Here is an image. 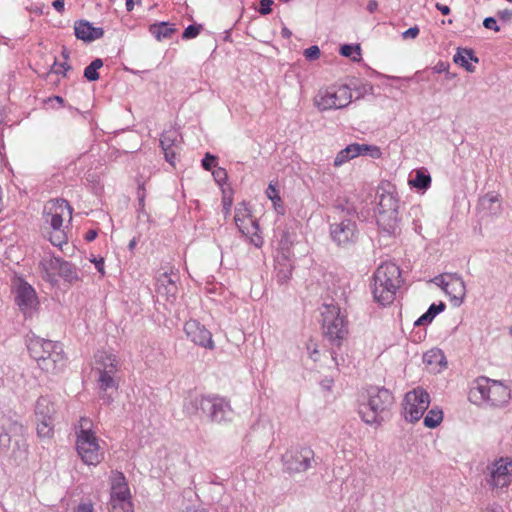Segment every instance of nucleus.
Here are the masks:
<instances>
[{
  "instance_id": "1",
  "label": "nucleus",
  "mask_w": 512,
  "mask_h": 512,
  "mask_svg": "<svg viewBox=\"0 0 512 512\" xmlns=\"http://www.w3.org/2000/svg\"><path fill=\"white\" fill-rule=\"evenodd\" d=\"M183 411L190 416L202 411L210 422L216 424L229 423L234 417L230 402L218 395L204 396L190 393L184 399Z\"/></svg>"
},
{
  "instance_id": "2",
  "label": "nucleus",
  "mask_w": 512,
  "mask_h": 512,
  "mask_svg": "<svg viewBox=\"0 0 512 512\" xmlns=\"http://www.w3.org/2000/svg\"><path fill=\"white\" fill-rule=\"evenodd\" d=\"M373 279L374 299L381 305L392 303L402 283L400 267L395 263L385 262L375 270Z\"/></svg>"
},
{
  "instance_id": "3",
  "label": "nucleus",
  "mask_w": 512,
  "mask_h": 512,
  "mask_svg": "<svg viewBox=\"0 0 512 512\" xmlns=\"http://www.w3.org/2000/svg\"><path fill=\"white\" fill-rule=\"evenodd\" d=\"M368 401L359 413L367 424L381 425L388 417L394 404V396L384 387L371 386L367 390Z\"/></svg>"
},
{
  "instance_id": "4",
  "label": "nucleus",
  "mask_w": 512,
  "mask_h": 512,
  "mask_svg": "<svg viewBox=\"0 0 512 512\" xmlns=\"http://www.w3.org/2000/svg\"><path fill=\"white\" fill-rule=\"evenodd\" d=\"M376 199V220L379 228L389 235L394 234L400 223L399 199L394 192L386 191L382 187L377 189Z\"/></svg>"
},
{
  "instance_id": "5",
  "label": "nucleus",
  "mask_w": 512,
  "mask_h": 512,
  "mask_svg": "<svg viewBox=\"0 0 512 512\" xmlns=\"http://www.w3.org/2000/svg\"><path fill=\"white\" fill-rule=\"evenodd\" d=\"M321 315L325 337L332 345L340 347L348 334L347 322L340 307L333 303L324 304Z\"/></svg>"
},
{
  "instance_id": "6",
  "label": "nucleus",
  "mask_w": 512,
  "mask_h": 512,
  "mask_svg": "<svg viewBox=\"0 0 512 512\" xmlns=\"http://www.w3.org/2000/svg\"><path fill=\"white\" fill-rule=\"evenodd\" d=\"M475 384V387L471 390V395L474 396L478 392L480 399L488 402L493 407H503L511 398L509 387L502 381L480 376L476 379Z\"/></svg>"
},
{
  "instance_id": "7",
  "label": "nucleus",
  "mask_w": 512,
  "mask_h": 512,
  "mask_svg": "<svg viewBox=\"0 0 512 512\" xmlns=\"http://www.w3.org/2000/svg\"><path fill=\"white\" fill-rule=\"evenodd\" d=\"M333 218L334 222L329 226L332 241L338 247L342 248L353 246L359 238L356 219L352 217H340V219H336V216Z\"/></svg>"
},
{
  "instance_id": "8",
  "label": "nucleus",
  "mask_w": 512,
  "mask_h": 512,
  "mask_svg": "<svg viewBox=\"0 0 512 512\" xmlns=\"http://www.w3.org/2000/svg\"><path fill=\"white\" fill-rule=\"evenodd\" d=\"M76 449L82 461L88 465H97L104 458L98 438L90 429H80L77 434Z\"/></svg>"
},
{
  "instance_id": "9",
  "label": "nucleus",
  "mask_w": 512,
  "mask_h": 512,
  "mask_svg": "<svg viewBox=\"0 0 512 512\" xmlns=\"http://www.w3.org/2000/svg\"><path fill=\"white\" fill-rule=\"evenodd\" d=\"M483 473L485 482L491 489L506 488L512 481V460L501 457L487 465Z\"/></svg>"
},
{
  "instance_id": "10",
  "label": "nucleus",
  "mask_w": 512,
  "mask_h": 512,
  "mask_svg": "<svg viewBox=\"0 0 512 512\" xmlns=\"http://www.w3.org/2000/svg\"><path fill=\"white\" fill-rule=\"evenodd\" d=\"M55 404L49 396H40L35 404L37 419V435L41 438H50L53 434Z\"/></svg>"
},
{
  "instance_id": "11",
  "label": "nucleus",
  "mask_w": 512,
  "mask_h": 512,
  "mask_svg": "<svg viewBox=\"0 0 512 512\" xmlns=\"http://www.w3.org/2000/svg\"><path fill=\"white\" fill-rule=\"evenodd\" d=\"M403 405L405 420L411 423L417 422L430 405V395L420 387L415 388L406 393Z\"/></svg>"
},
{
  "instance_id": "12",
  "label": "nucleus",
  "mask_w": 512,
  "mask_h": 512,
  "mask_svg": "<svg viewBox=\"0 0 512 512\" xmlns=\"http://www.w3.org/2000/svg\"><path fill=\"white\" fill-rule=\"evenodd\" d=\"M314 451L308 446L293 447L282 456L284 468L289 473L305 472L315 462Z\"/></svg>"
},
{
  "instance_id": "13",
  "label": "nucleus",
  "mask_w": 512,
  "mask_h": 512,
  "mask_svg": "<svg viewBox=\"0 0 512 512\" xmlns=\"http://www.w3.org/2000/svg\"><path fill=\"white\" fill-rule=\"evenodd\" d=\"M352 99L351 86L342 85L336 90L320 91L315 99L319 110L341 109L346 107Z\"/></svg>"
},
{
  "instance_id": "14",
  "label": "nucleus",
  "mask_w": 512,
  "mask_h": 512,
  "mask_svg": "<svg viewBox=\"0 0 512 512\" xmlns=\"http://www.w3.org/2000/svg\"><path fill=\"white\" fill-rule=\"evenodd\" d=\"M66 365L63 345L60 342L48 340L43 349V358L39 368L50 374L60 373Z\"/></svg>"
},
{
  "instance_id": "15",
  "label": "nucleus",
  "mask_w": 512,
  "mask_h": 512,
  "mask_svg": "<svg viewBox=\"0 0 512 512\" xmlns=\"http://www.w3.org/2000/svg\"><path fill=\"white\" fill-rule=\"evenodd\" d=\"M14 301L23 314L30 313L39 304L35 289L24 279L13 282Z\"/></svg>"
},
{
  "instance_id": "16",
  "label": "nucleus",
  "mask_w": 512,
  "mask_h": 512,
  "mask_svg": "<svg viewBox=\"0 0 512 512\" xmlns=\"http://www.w3.org/2000/svg\"><path fill=\"white\" fill-rule=\"evenodd\" d=\"M184 331L194 344L210 350L215 348L211 332L198 320L190 319L186 321Z\"/></svg>"
},
{
  "instance_id": "17",
  "label": "nucleus",
  "mask_w": 512,
  "mask_h": 512,
  "mask_svg": "<svg viewBox=\"0 0 512 512\" xmlns=\"http://www.w3.org/2000/svg\"><path fill=\"white\" fill-rule=\"evenodd\" d=\"M180 135L176 130L170 129L164 131L160 136V147L163 151L165 160L175 167L176 160L181 149Z\"/></svg>"
},
{
  "instance_id": "18",
  "label": "nucleus",
  "mask_w": 512,
  "mask_h": 512,
  "mask_svg": "<svg viewBox=\"0 0 512 512\" xmlns=\"http://www.w3.org/2000/svg\"><path fill=\"white\" fill-rule=\"evenodd\" d=\"M20 437H26L24 425L15 419L7 418L2 425V432L0 433L1 451L7 453L11 447L12 439Z\"/></svg>"
},
{
  "instance_id": "19",
  "label": "nucleus",
  "mask_w": 512,
  "mask_h": 512,
  "mask_svg": "<svg viewBox=\"0 0 512 512\" xmlns=\"http://www.w3.org/2000/svg\"><path fill=\"white\" fill-rule=\"evenodd\" d=\"M441 287L459 305L466 295L465 282L458 274L441 276Z\"/></svg>"
},
{
  "instance_id": "20",
  "label": "nucleus",
  "mask_w": 512,
  "mask_h": 512,
  "mask_svg": "<svg viewBox=\"0 0 512 512\" xmlns=\"http://www.w3.org/2000/svg\"><path fill=\"white\" fill-rule=\"evenodd\" d=\"M235 224L238 230L246 237L249 238V242L255 247L260 248L263 244L262 237L258 234L259 225L257 220L251 217L240 218L238 214L235 215Z\"/></svg>"
},
{
  "instance_id": "21",
  "label": "nucleus",
  "mask_w": 512,
  "mask_h": 512,
  "mask_svg": "<svg viewBox=\"0 0 512 512\" xmlns=\"http://www.w3.org/2000/svg\"><path fill=\"white\" fill-rule=\"evenodd\" d=\"M99 398L105 405L113 403L118 390V381L115 376L107 372H99L98 377Z\"/></svg>"
},
{
  "instance_id": "22",
  "label": "nucleus",
  "mask_w": 512,
  "mask_h": 512,
  "mask_svg": "<svg viewBox=\"0 0 512 512\" xmlns=\"http://www.w3.org/2000/svg\"><path fill=\"white\" fill-rule=\"evenodd\" d=\"M74 33L77 39L92 42L101 38L104 30L100 27H93L89 21L78 20L74 24Z\"/></svg>"
},
{
  "instance_id": "23",
  "label": "nucleus",
  "mask_w": 512,
  "mask_h": 512,
  "mask_svg": "<svg viewBox=\"0 0 512 512\" xmlns=\"http://www.w3.org/2000/svg\"><path fill=\"white\" fill-rule=\"evenodd\" d=\"M50 268L56 270L58 275L66 282L74 283L79 280L77 267L62 258L54 257L50 260Z\"/></svg>"
},
{
  "instance_id": "24",
  "label": "nucleus",
  "mask_w": 512,
  "mask_h": 512,
  "mask_svg": "<svg viewBox=\"0 0 512 512\" xmlns=\"http://www.w3.org/2000/svg\"><path fill=\"white\" fill-rule=\"evenodd\" d=\"M293 259L292 256L286 254H277L275 258V272L276 280L279 284H285L291 278L293 271Z\"/></svg>"
},
{
  "instance_id": "25",
  "label": "nucleus",
  "mask_w": 512,
  "mask_h": 512,
  "mask_svg": "<svg viewBox=\"0 0 512 512\" xmlns=\"http://www.w3.org/2000/svg\"><path fill=\"white\" fill-rule=\"evenodd\" d=\"M110 500L131 501L130 490L122 472H117L112 476Z\"/></svg>"
},
{
  "instance_id": "26",
  "label": "nucleus",
  "mask_w": 512,
  "mask_h": 512,
  "mask_svg": "<svg viewBox=\"0 0 512 512\" xmlns=\"http://www.w3.org/2000/svg\"><path fill=\"white\" fill-rule=\"evenodd\" d=\"M453 61L455 64L463 67L467 72L473 73L476 68L469 61L478 63L479 58L475 55L473 49L458 47L453 56Z\"/></svg>"
},
{
  "instance_id": "27",
  "label": "nucleus",
  "mask_w": 512,
  "mask_h": 512,
  "mask_svg": "<svg viewBox=\"0 0 512 512\" xmlns=\"http://www.w3.org/2000/svg\"><path fill=\"white\" fill-rule=\"evenodd\" d=\"M8 451H11L10 458L16 465H19L23 460L27 458L28 444L26 437L12 439L11 447Z\"/></svg>"
},
{
  "instance_id": "28",
  "label": "nucleus",
  "mask_w": 512,
  "mask_h": 512,
  "mask_svg": "<svg viewBox=\"0 0 512 512\" xmlns=\"http://www.w3.org/2000/svg\"><path fill=\"white\" fill-rule=\"evenodd\" d=\"M56 203V211L51 215L50 225L53 230H61L63 224L62 214L64 210H67L69 216L71 217L73 209L69 202L65 199H57Z\"/></svg>"
},
{
  "instance_id": "29",
  "label": "nucleus",
  "mask_w": 512,
  "mask_h": 512,
  "mask_svg": "<svg viewBox=\"0 0 512 512\" xmlns=\"http://www.w3.org/2000/svg\"><path fill=\"white\" fill-rule=\"evenodd\" d=\"M47 339H43L39 336L32 335L27 338V349L29 351L30 356L37 362L42 361L43 358V349Z\"/></svg>"
},
{
  "instance_id": "30",
  "label": "nucleus",
  "mask_w": 512,
  "mask_h": 512,
  "mask_svg": "<svg viewBox=\"0 0 512 512\" xmlns=\"http://www.w3.org/2000/svg\"><path fill=\"white\" fill-rule=\"evenodd\" d=\"M360 147L359 143H352L346 146L344 149L340 150L333 162L335 167H340L344 163L348 162L351 159H354L360 156Z\"/></svg>"
},
{
  "instance_id": "31",
  "label": "nucleus",
  "mask_w": 512,
  "mask_h": 512,
  "mask_svg": "<svg viewBox=\"0 0 512 512\" xmlns=\"http://www.w3.org/2000/svg\"><path fill=\"white\" fill-rule=\"evenodd\" d=\"M149 32L158 40L169 39L176 32V28L168 22L154 23L149 26Z\"/></svg>"
},
{
  "instance_id": "32",
  "label": "nucleus",
  "mask_w": 512,
  "mask_h": 512,
  "mask_svg": "<svg viewBox=\"0 0 512 512\" xmlns=\"http://www.w3.org/2000/svg\"><path fill=\"white\" fill-rule=\"evenodd\" d=\"M431 176L425 169L416 170L415 176L409 179V184L418 189L425 191L431 186Z\"/></svg>"
},
{
  "instance_id": "33",
  "label": "nucleus",
  "mask_w": 512,
  "mask_h": 512,
  "mask_svg": "<svg viewBox=\"0 0 512 512\" xmlns=\"http://www.w3.org/2000/svg\"><path fill=\"white\" fill-rule=\"evenodd\" d=\"M71 68L67 62L58 64L56 59L51 69L44 75V79L51 84H56L59 81V75L66 76V72Z\"/></svg>"
},
{
  "instance_id": "34",
  "label": "nucleus",
  "mask_w": 512,
  "mask_h": 512,
  "mask_svg": "<svg viewBox=\"0 0 512 512\" xmlns=\"http://www.w3.org/2000/svg\"><path fill=\"white\" fill-rule=\"evenodd\" d=\"M294 243V235L287 230H281L280 239L278 242V254H286L287 256H293L291 247Z\"/></svg>"
},
{
  "instance_id": "35",
  "label": "nucleus",
  "mask_w": 512,
  "mask_h": 512,
  "mask_svg": "<svg viewBox=\"0 0 512 512\" xmlns=\"http://www.w3.org/2000/svg\"><path fill=\"white\" fill-rule=\"evenodd\" d=\"M334 212L338 217L336 219H340V217H352L354 219L358 218V213L353 204H350L347 200L344 202H339L333 207Z\"/></svg>"
},
{
  "instance_id": "36",
  "label": "nucleus",
  "mask_w": 512,
  "mask_h": 512,
  "mask_svg": "<svg viewBox=\"0 0 512 512\" xmlns=\"http://www.w3.org/2000/svg\"><path fill=\"white\" fill-rule=\"evenodd\" d=\"M267 197L272 201L275 211L278 214L283 215L285 213V207L283 205L282 199L279 195V191L276 186L270 183L266 189Z\"/></svg>"
},
{
  "instance_id": "37",
  "label": "nucleus",
  "mask_w": 512,
  "mask_h": 512,
  "mask_svg": "<svg viewBox=\"0 0 512 512\" xmlns=\"http://www.w3.org/2000/svg\"><path fill=\"white\" fill-rule=\"evenodd\" d=\"M347 86H351L352 91L356 93V99L363 98L365 95L373 93V85L369 82L353 80Z\"/></svg>"
},
{
  "instance_id": "38",
  "label": "nucleus",
  "mask_w": 512,
  "mask_h": 512,
  "mask_svg": "<svg viewBox=\"0 0 512 512\" xmlns=\"http://www.w3.org/2000/svg\"><path fill=\"white\" fill-rule=\"evenodd\" d=\"M103 66V60L100 58L94 59L85 69H84V77L92 82L97 81L100 77L98 73V69Z\"/></svg>"
},
{
  "instance_id": "39",
  "label": "nucleus",
  "mask_w": 512,
  "mask_h": 512,
  "mask_svg": "<svg viewBox=\"0 0 512 512\" xmlns=\"http://www.w3.org/2000/svg\"><path fill=\"white\" fill-rule=\"evenodd\" d=\"M443 419V412L438 408H432L424 417V425L428 428H436Z\"/></svg>"
},
{
  "instance_id": "40",
  "label": "nucleus",
  "mask_w": 512,
  "mask_h": 512,
  "mask_svg": "<svg viewBox=\"0 0 512 512\" xmlns=\"http://www.w3.org/2000/svg\"><path fill=\"white\" fill-rule=\"evenodd\" d=\"M340 54L351 57L353 61H360L361 47L359 44H343L340 46Z\"/></svg>"
},
{
  "instance_id": "41",
  "label": "nucleus",
  "mask_w": 512,
  "mask_h": 512,
  "mask_svg": "<svg viewBox=\"0 0 512 512\" xmlns=\"http://www.w3.org/2000/svg\"><path fill=\"white\" fill-rule=\"evenodd\" d=\"M99 372H107V374L115 376L118 371V361L115 356L107 355L103 361L102 368L98 369Z\"/></svg>"
},
{
  "instance_id": "42",
  "label": "nucleus",
  "mask_w": 512,
  "mask_h": 512,
  "mask_svg": "<svg viewBox=\"0 0 512 512\" xmlns=\"http://www.w3.org/2000/svg\"><path fill=\"white\" fill-rule=\"evenodd\" d=\"M423 360L429 365L442 364L445 361V356L440 349H432L424 354Z\"/></svg>"
},
{
  "instance_id": "43",
  "label": "nucleus",
  "mask_w": 512,
  "mask_h": 512,
  "mask_svg": "<svg viewBox=\"0 0 512 512\" xmlns=\"http://www.w3.org/2000/svg\"><path fill=\"white\" fill-rule=\"evenodd\" d=\"M157 290L159 294L166 296L167 301L173 302L176 299L178 287L177 284H158Z\"/></svg>"
},
{
  "instance_id": "44",
  "label": "nucleus",
  "mask_w": 512,
  "mask_h": 512,
  "mask_svg": "<svg viewBox=\"0 0 512 512\" xmlns=\"http://www.w3.org/2000/svg\"><path fill=\"white\" fill-rule=\"evenodd\" d=\"M359 147L360 155L369 156L373 159H378L382 155L381 149L376 145L359 144Z\"/></svg>"
},
{
  "instance_id": "45",
  "label": "nucleus",
  "mask_w": 512,
  "mask_h": 512,
  "mask_svg": "<svg viewBox=\"0 0 512 512\" xmlns=\"http://www.w3.org/2000/svg\"><path fill=\"white\" fill-rule=\"evenodd\" d=\"M111 512H133L131 501L110 500Z\"/></svg>"
},
{
  "instance_id": "46",
  "label": "nucleus",
  "mask_w": 512,
  "mask_h": 512,
  "mask_svg": "<svg viewBox=\"0 0 512 512\" xmlns=\"http://www.w3.org/2000/svg\"><path fill=\"white\" fill-rule=\"evenodd\" d=\"M202 30V25L200 24H191L185 28L182 33V38L185 40L193 39L197 37Z\"/></svg>"
},
{
  "instance_id": "47",
  "label": "nucleus",
  "mask_w": 512,
  "mask_h": 512,
  "mask_svg": "<svg viewBox=\"0 0 512 512\" xmlns=\"http://www.w3.org/2000/svg\"><path fill=\"white\" fill-rule=\"evenodd\" d=\"M303 55L306 58V60L314 61L320 57L321 52L317 45H312L304 50Z\"/></svg>"
},
{
  "instance_id": "48",
  "label": "nucleus",
  "mask_w": 512,
  "mask_h": 512,
  "mask_svg": "<svg viewBox=\"0 0 512 512\" xmlns=\"http://www.w3.org/2000/svg\"><path fill=\"white\" fill-rule=\"evenodd\" d=\"M52 245L61 247L62 244L66 243L65 235L62 230H54V232L50 235L49 238Z\"/></svg>"
},
{
  "instance_id": "49",
  "label": "nucleus",
  "mask_w": 512,
  "mask_h": 512,
  "mask_svg": "<svg viewBox=\"0 0 512 512\" xmlns=\"http://www.w3.org/2000/svg\"><path fill=\"white\" fill-rule=\"evenodd\" d=\"M201 164L203 169L207 171H212V168L216 167L217 165V157L210 153H206L201 161Z\"/></svg>"
},
{
  "instance_id": "50",
  "label": "nucleus",
  "mask_w": 512,
  "mask_h": 512,
  "mask_svg": "<svg viewBox=\"0 0 512 512\" xmlns=\"http://www.w3.org/2000/svg\"><path fill=\"white\" fill-rule=\"evenodd\" d=\"M212 175L219 185H222L227 180V172L224 168L218 167L212 170Z\"/></svg>"
},
{
  "instance_id": "51",
  "label": "nucleus",
  "mask_w": 512,
  "mask_h": 512,
  "mask_svg": "<svg viewBox=\"0 0 512 512\" xmlns=\"http://www.w3.org/2000/svg\"><path fill=\"white\" fill-rule=\"evenodd\" d=\"M137 195H138V205H139V208H138V212L139 213H145V189H144V186L143 185H140L138 187V190H137Z\"/></svg>"
},
{
  "instance_id": "52",
  "label": "nucleus",
  "mask_w": 512,
  "mask_h": 512,
  "mask_svg": "<svg viewBox=\"0 0 512 512\" xmlns=\"http://www.w3.org/2000/svg\"><path fill=\"white\" fill-rule=\"evenodd\" d=\"M446 308V305L444 302H439L438 304L432 303L427 312L430 313L432 316L436 317L439 313L443 312Z\"/></svg>"
},
{
  "instance_id": "53",
  "label": "nucleus",
  "mask_w": 512,
  "mask_h": 512,
  "mask_svg": "<svg viewBox=\"0 0 512 512\" xmlns=\"http://www.w3.org/2000/svg\"><path fill=\"white\" fill-rule=\"evenodd\" d=\"M273 4V1L272 0H260V5H259V13L261 15H268L271 13L272 11V6Z\"/></svg>"
},
{
  "instance_id": "54",
  "label": "nucleus",
  "mask_w": 512,
  "mask_h": 512,
  "mask_svg": "<svg viewBox=\"0 0 512 512\" xmlns=\"http://www.w3.org/2000/svg\"><path fill=\"white\" fill-rule=\"evenodd\" d=\"M483 26L486 29L493 30L495 32L500 31V26L497 24V21L494 17H486L483 21Z\"/></svg>"
},
{
  "instance_id": "55",
  "label": "nucleus",
  "mask_w": 512,
  "mask_h": 512,
  "mask_svg": "<svg viewBox=\"0 0 512 512\" xmlns=\"http://www.w3.org/2000/svg\"><path fill=\"white\" fill-rule=\"evenodd\" d=\"M435 317L432 316L430 313H428L427 311L422 314L414 323L415 326H423V325H427V324H430L433 319Z\"/></svg>"
},
{
  "instance_id": "56",
  "label": "nucleus",
  "mask_w": 512,
  "mask_h": 512,
  "mask_svg": "<svg viewBox=\"0 0 512 512\" xmlns=\"http://www.w3.org/2000/svg\"><path fill=\"white\" fill-rule=\"evenodd\" d=\"M435 317L432 316L430 313H428L427 311L422 314L414 323L415 326H423V325H427V324H430L433 319Z\"/></svg>"
},
{
  "instance_id": "57",
  "label": "nucleus",
  "mask_w": 512,
  "mask_h": 512,
  "mask_svg": "<svg viewBox=\"0 0 512 512\" xmlns=\"http://www.w3.org/2000/svg\"><path fill=\"white\" fill-rule=\"evenodd\" d=\"M419 32H420V30H419L418 26L415 25L413 27H410L406 31H404L402 33V37H403V39H414L419 35Z\"/></svg>"
},
{
  "instance_id": "58",
  "label": "nucleus",
  "mask_w": 512,
  "mask_h": 512,
  "mask_svg": "<svg viewBox=\"0 0 512 512\" xmlns=\"http://www.w3.org/2000/svg\"><path fill=\"white\" fill-rule=\"evenodd\" d=\"M449 63L447 62H443V61H439L434 67H433V71L435 73H446L448 74V69H449Z\"/></svg>"
},
{
  "instance_id": "59",
  "label": "nucleus",
  "mask_w": 512,
  "mask_h": 512,
  "mask_svg": "<svg viewBox=\"0 0 512 512\" xmlns=\"http://www.w3.org/2000/svg\"><path fill=\"white\" fill-rule=\"evenodd\" d=\"M158 284H176V280L173 279L167 272H165L161 274L160 277L158 278Z\"/></svg>"
},
{
  "instance_id": "60",
  "label": "nucleus",
  "mask_w": 512,
  "mask_h": 512,
  "mask_svg": "<svg viewBox=\"0 0 512 512\" xmlns=\"http://www.w3.org/2000/svg\"><path fill=\"white\" fill-rule=\"evenodd\" d=\"M91 262L94 263L95 265V268L97 269V271L99 273H101V275H104L105 274V270H104V259L101 257L99 259H96V258H93L91 259Z\"/></svg>"
},
{
  "instance_id": "61",
  "label": "nucleus",
  "mask_w": 512,
  "mask_h": 512,
  "mask_svg": "<svg viewBox=\"0 0 512 512\" xmlns=\"http://www.w3.org/2000/svg\"><path fill=\"white\" fill-rule=\"evenodd\" d=\"M498 17L503 21H510L512 19V10L504 9L497 12Z\"/></svg>"
},
{
  "instance_id": "62",
  "label": "nucleus",
  "mask_w": 512,
  "mask_h": 512,
  "mask_svg": "<svg viewBox=\"0 0 512 512\" xmlns=\"http://www.w3.org/2000/svg\"><path fill=\"white\" fill-rule=\"evenodd\" d=\"M98 236V231L95 230V229H90L88 230L85 235H84V239L87 241V242H91L93 240H95Z\"/></svg>"
},
{
  "instance_id": "63",
  "label": "nucleus",
  "mask_w": 512,
  "mask_h": 512,
  "mask_svg": "<svg viewBox=\"0 0 512 512\" xmlns=\"http://www.w3.org/2000/svg\"><path fill=\"white\" fill-rule=\"evenodd\" d=\"M436 9L440 11L443 15H449L450 14V8L447 5L436 3L435 5Z\"/></svg>"
},
{
  "instance_id": "64",
  "label": "nucleus",
  "mask_w": 512,
  "mask_h": 512,
  "mask_svg": "<svg viewBox=\"0 0 512 512\" xmlns=\"http://www.w3.org/2000/svg\"><path fill=\"white\" fill-rule=\"evenodd\" d=\"M76 512H93V507L90 504H81L78 506Z\"/></svg>"
}]
</instances>
